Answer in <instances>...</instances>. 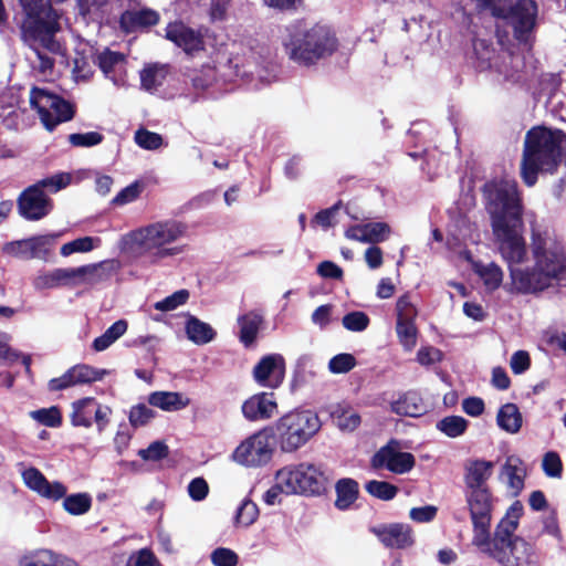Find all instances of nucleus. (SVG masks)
<instances>
[{
  "instance_id": "obj_19",
  "label": "nucleus",
  "mask_w": 566,
  "mask_h": 566,
  "mask_svg": "<svg viewBox=\"0 0 566 566\" xmlns=\"http://www.w3.org/2000/svg\"><path fill=\"white\" fill-rule=\"evenodd\" d=\"M108 374L107 369H98L90 365L78 364L67 369L62 376L52 378L48 384V388L51 391H60L77 385L102 380Z\"/></svg>"
},
{
  "instance_id": "obj_27",
  "label": "nucleus",
  "mask_w": 566,
  "mask_h": 566,
  "mask_svg": "<svg viewBox=\"0 0 566 566\" xmlns=\"http://www.w3.org/2000/svg\"><path fill=\"white\" fill-rule=\"evenodd\" d=\"M373 532L387 547L406 548L413 542L411 528L406 524L373 528Z\"/></svg>"
},
{
  "instance_id": "obj_9",
  "label": "nucleus",
  "mask_w": 566,
  "mask_h": 566,
  "mask_svg": "<svg viewBox=\"0 0 566 566\" xmlns=\"http://www.w3.org/2000/svg\"><path fill=\"white\" fill-rule=\"evenodd\" d=\"M473 53L476 69L494 70L505 81H518L523 67V59L518 54L509 52L496 53V49L490 40L476 38L473 41Z\"/></svg>"
},
{
  "instance_id": "obj_3",
  "label": "nucleus",
  "mask_w": 566,
  "mask_h": 566,
  "mask_svg": "<svg viewBox=\"0 0 566 566\" xmlns=\"http://www.w3.org/2000/svg\"><path fill=\"white\" fill-rule=\"evenodd\" d=\"M281 41L289 57L302 65H312L337 49V40L328 27L303 20L287 24Z\"/></svg>"
},
{
  "instance_id": "obj_10",
  "label": "nucleus",
  "mask_w": 566,
  "mask_h": 566,
  "mask_svg": "<svg viewBox=\"0 0 566 566\" xmlns=\"http://www.w3.org/2000/svg\"><path fill=\"white\" fill-rule=\"evenodd\" d=\"M276 473L285 494H319L325 486L326 476L314 464L286 465Z\"/></svg>"
},
{
  "instance_id": "obj_16",
  "label": "nucleus",
  "mask_w": 566,
  "mask_h": 566,
  "mask_svg": "<svg viewBox=\"0 0 566 566\" xmlns=\"http://www.w3.org/2000/svg\"><path fill=\"white\" fill-rule=\"evenodd\" d=\"M71 409L70 419L74 427L91 428L93 417L99 432L109 423L111 407L99 403L93 397H85L73 401Z\"/></svg>"
},
{
  "instance_id": "obj_45",
  "label": "nucleus",
  "mask_w": 566,
  "mask_h": 566,
  "mask_svg": "<svg viewBox=\"0 0 566 566\" xmlns=\"http://www.w3.org/2000/svg\"><path fill=\"white\" fill-rule=\"evenodd\" d=\"M467 263L471 265V269L483 281V283H502L503 272L497 264L493 262L483 264L474 261L473 259L472 262Z\"/></svg>"
},
{
  "instance_id": "obj_57",
  "label": "nucleus",
  "mask_w": 566,
  "mask_h": 566,
  "mask_svg": "<svg viewBox=\"0 0 566 566\" xmlns=\"http://www.w3.org/2000/svg\"><path fill=\"white\" fill-rule=\"evenodd\" d=\"M356 366V359L352 354L343 353L334 356L328 363V369L333 374H345Z\"/></svg>"
},
{
  "instance_id": "obj_11",
  "label": "nucleus",
  "mask_w": 566,
  "mask_h": 566,
  "mask_svg": "<svg viewBox=\"0 0 566 566\" xmlns=\"http://www.w3.org/2000/svg\"><path fill=\"white\" fill-rule=\"evenodd\" d=\"M30 105L36 111L48 130H52L56 125L72 119L74 115L72 104L43 87L31 90Z\"/></svg>"
},
{
  "instance_id": "obj_8",
  "label": "nucleus",
  "mask_w": 566,
  "mask_h": 566,
  "mask_svg": "<svg viewBox=\"0 0 566 566\" xmlns=\"http://www.w3.org/2000/svg\"><path fill=\"white\" fill-rule=\"evenodd\" d=\"M321 427L317 415L310 410H294L285 413L273 424V434L281 450L293 452L304 446Z\"/></svg>"
},
{
  "instance_id": "obj_1",
  "label": "nucleus",
  "mask_w": 566,
  "mask_h": 566,
  "mask_svg": "<svg viewBox=\"0 0 566 566\" xmlns=\"http://www.w3.org/2000/svg\"><path fill=\"white\" fill-rule=\"evenodd\" d=\"M492 231L503 258L509 262L513 283H531L520 268L527 258L523 238V205L514 179H494L483 188Z\"/></svg>"
},
{
  "instance_id": "obj_58",
  "label": "nucleus",
  "mask_w": 566,
  "mask_h": 566,
  "mask_svg": "<svg viewBox=\"0 0 566 566\" xmlns=\"http://www.w3.org/2000/svg\"><path fill=\"white\" fill-rule=\"evenodd\" d=\"M542 469L547 476L559 479L563 471L559 455L554 451L546 452L542 460Z\"/></svg>"
},
{
  "instance_id": "obj_62",
  "label": "nucleus",
  "mask_w": 566,
  "mask_h": 566,
  "mask_svg": "<svg viewBox=\"0 0 566 566\" xmlns=\"http://www.w3.org/2000/svg\"><path fill=\"white\" fill-rule=\"evenodd\" d=\"M155 417V412L146 405L134 406L129 411V422L134 427L145 426Z\"/></svg>"
},
{
  "instance_id": "obj_32",
  "label": "nucleus",
  "mask_w": 566,
  "mask_h": 566,
  "mask_svg": "<svg viewBox=\"0 0 566 566\" xmlns=\"http://www.w3.org/2000/svg\"><path fill=\"white\" fill-rule=\"evenodd\" d=\"M169 69L164 64H148L139 73L140 86L148 93H157L168 77Z\"/></svg>"
},
{
  "instance_id": "obj_25",
  "label": "nucleus",
  "mask_w": 566,
  "mask_h": 566,
  "mask_svg": "<svg viewBox=\"0 0 566 566\" xmlns=\"http://www.w3.org/2000/svg\"><path fill=\"white\" fill-rule=\"evenodd\" d=\"M97 63L104 75L113 82L115 86L126 84V57L124 54L105 50L97 55Z\"/></svg>"
},
{
  "instance_id": "obj_50",
  "label": "nucleus",
  "mask_w": 566,
  "mask_h": 566,
  "mask_svg": "<svg viewBox=\"0 0 566 566\" xmlns=\"http://www.w3.org/2000/svg\"><path fill=\"white\" fill-rule=\"evenodd\" d=\"M238 75L242 77H258L261 84L270 83L273 76L268 75V71L255 60L248 61L247 64L242 65V70L239 67V63L234 64Z\"/></svg>"
},
{
  "instance_id": "obj_15",
  "label": "nucleus",
  "mask_w": 566,
  "mask_h": 566,
  "mask_svg": "<svg viewBox=\"0 0 566 566\" xmlns=\"http://www.w3.org/2000/svg\"><path fill=\"white\" fill-rule=\"evenodd\" d=\"M480 6L490 7L495 17L507 19L514 28L515 36L520 40H526L528 32L535 25L537 6L534 0H520L515 6L509 9L500 7L501 0H478Z\"/></svg>"
},
{
  "instance_id": "obj_28",
  "label": "nucleus",
  "mask_w": 566,
  "mask_h": 566,
  "mask_svg": "<svg viewBox=\"0 0 566 566\" xmlns=\"http://www.w3.org/2000/svg\"><path fill=\"white\" fill-rule=\"evenodd\" d=\"M465 497L471 518H491L492 493L490 488L467 489Z\"/></svg>"
},
{
  "instance_id": "obj_35",
  "label": "nucleus",
  "mask_w": 566,
  "mask_h": 566,
  "mask_svg": "<svg viewBox=\"0 0 566 566\" xmlns=\"http://www.w3.org/2000/svg\"><path fill=\"white\" fill-rule=\"evenodd\" d=\"M185 331L190 342L196 345H205L212 342L217 335L216 331L206 322L200 321L195 316H189Z\"/></svg>"
},
{
  "instance_id": "obj_41",
  "label": "nucleus",
  "mask_w": 566,
  "mask_h": 566,
  "mask_svg": "<svg viewBox=\"0 0 566 566\" xmlns=\"http://www.w3.org/2000/svg\"><path fill=\"white\" fill-rule=\"evenodd\" d=\"M128 324L125 319H118L112 324L101 336L93 342L95 352H103L113 345L127 331Z\"/></svg>"
},
{
  "instance_id": "obj_33",
  "label": "nucleus",
  "mask_w": 566,
  "mask_h": 566,
  "mask_svg": "<svg viewBox=\"0 0 566 566\" xmlns=\"http://www.w3.org/2000/svg\"><path fill=\"white\" fill-rule=\"evenodd\" d=\"M159 15L150 9L126 11L120 17V27L126 32H132L140 27L154 25L158 22Z\"/></svg>"
},
{
  "instance_id": "obj_59",
  "label": "nucleus",
  "mask_w": 566,
  "mask_h": 566,
  "mask_svg": "<svg viewBox=\"0 0 566 566\" xmlns=\"http://www.w3.org/2000/svg\"><path fill=\"white\" fill-rule=\"evenodd\" d=\"M188 297L189 292L187 290H179L174 294L167 296L166 298L157 302L155 304V308L163 312L172 311L178 306L185 304Z\"/></svg>"
},
{
  "instance_id": "obj_44",
  "label": "nucleus",
  "mask_w": 566,
  "mask_h": 566,
  "mask_svg": "<svg viewBox=\"0 0 566 566\" xmlns=\"http://www.w3.org/2000/svg\"><path fill=\"white\" fill-rule=\"evenodd\" d=\"M469 426V421L461 416H447L439 420L436 428L449 438L462 436Z\"/></svg>"
},
{
  "instance_id": "obj_37",
  "label": "nucleus",
  "mask_w": 566,
  "mask_h": 566,
  "mask_svg": "<svg viewBox=\"0 0 566 566\" xmlns=\"http://www.w3.org/2000/svg\"><path fill=\"white\" fill-rule=\"evenodd\" d=\"M496 423L507 433H517L522 427V415L517 406L511 402L503 405L497 411Z\"/></svg>"
},
{
  "instance_id": "obj_55",
  "label": "nucleus",
  "mask_w": 566,
  "mask_h": 566,
  "mask_svg": "<svg viewBox=\"0 0 566 566\" xmlns=\"http://www.w3.org/2000/svg\"><path fill=\"white\" fill-rule=\"evenodd\" d=\"M23 41L32 49V51L38 60V67L40 69V71L42 73H46L48 71H50L53 67V60L51 56H49L48 54L42 52L41 48L48 50L49 52H56L59 50V43L55 41L56 49L51 50L50 48L44 45L41 41H35L34 43H29L24 39H23Z\"/></svg>"
},
{
  "instance_id": "obj_12",
  "label": "nucleus",
  "mask_w": 566,
  "mask_h": 566,
  "mask_svg": "<svg viewBox=\"0 0 566 566\" xmlns=\"http://www.w3.org/2000/svg\"><path fill=\"white\" fill-rule=\"evenodd\" d=\"M92 281H125L120 262L118 260H105L99 263L87 264L73 269H54L45 274L44 283H59L73 279Z\"/></svg>"
},
{
  "instance_id": "obj_47",
  "label": "nucleus",
  "mask_w": 566,
  "mask_h": 566,
  "mask_svg": "<svg viewBox=\"0 0 566 566\" xmlns=\"http://www.w3.org/2000/svg\"><path fill=\"white\" fill-rule=\"evenodd\" d=\"M190 78L195 88L206 90L217 81V72L213 65L206 64L201 69L193 70Z\"/></svg>"
},
{
  "instance_id": "obj_14",
  "label": "nucleus",
  "mask_w": 566,
  "mask_h": 566,
  "mask_svg": "<svg viewBox=\"0 0 566 566\" xmlns=\"http://www.w3.org/2000/svg\"><path fill=\"white\" fill-rule=\"evenodd\" d=\"M272 439V433L266 429L251 434L234 449L232 460L247 468L265 465L274 452Z\"/></svg>"
},
{
  "instance_id": "obj_63",
  "label": "nucleus",
  "mask_w": 566,
  "mask_h": 566,
  "mask_svg": "<svg viewBox=\"0 0 566 566\" xmlns=\"http://www.w3.org/2000/svg\"><path fill=\"white\" fill-rule=\"evenodd\" d=\"M238 555L230 548L219 547L211 554V560L216 566H237Z\"/></svg>"
},
{
  "instance_id": "obj_39",
  "label": "nucleus",
  "mask_w": 566,
  "mask_h": 566,
  "mask_svg": "<svg viewBox=\"0 0 566 566\" xmlns=\"http://www.w3.org/2000/svg\"><path fill=\"white\" fill-rule=\"evenodd\" d=\"M72 560L66 556L50 549H39L23 558L21 566H71Z\"/></svg>"
},
{
  "instance_id": "obj_49",
  "label": "nucleus",
  "mask_w": 566,
  "mask_h": 566,
  "mask_svg": "<svg viewBox=\"0 0 566 566\" xmlns=\"http://www.w3.org/2000/svg\"><path fill=\"white\" fill-rule=\"evenodd\" d=\"M135 143L143 149L157 150L164 145L161 135L146 128H139L134 135Z\"/></svg>"
},
{
  "instance_id": "obj_51",
  "label": "nucleus",
  "mask_w": 566,
  "mask_h": 566,
  "mask_svg": "<svg viewBox=\"0 0 566 566\" xmlns=\"http://www.w3.org/2000/svg\"><path fill=\"white\" fill-rule=\"evenodd\" d=\"M73 180V175L70 172H59L51 177L44 178L36 184L35 186H39V189L42 191L44 189H48L50 192H57L61 189H64L67 187Z\"/></svg>"
},
{
  "instance_id": "obj_7",
  "label": "nucleus",
  "mask_w": 566,
  "mask_h": 566,
  "mask_svg": "<svg viewBox=\"0 0 566 566\" xmlns=\"http://www.w3.org/2000/svg\"><path fill=\"white\" fill-rule=\"evenodd\" d=\"M24 484L39 496L57 502L63 500V509L71 515H83L92 506V497L87 493L66 495L67 488L60 481H49L36 468L30 467L21 472Z\"/></svg>"
},
{
  "instance_id": "obj_23",
  "label": "nucleus",
  "mask_w": 566,
  "mask_h": 566,
  "mask_svg": "<svg viewBox=\"0 0 566 566\" xmlns=\"http://www.w3.org/2000/svg\"><path fill=\"white\" fill-rule=\"evenodd\" d=\"M347 239L363 243L377 244L388 240L391 235V228L386 222H366L349 227L345 231Z\"/></svg>"
},
{
  "instance_id": "obj_42",
  "label": "nucleus",
  "mask_w": 566,
  "mask_h": 566,
  "mask_svg": "<svg viewBox=\"0 0 566 566\" xmlns=\"http://www.w3.org/2000/svg\"><path fill=\"white\" fill-rule=\"evenodd\" d=\"M101 245V239L97 237H82L73 241L64 243L60 253L62 256L67 258L74 253H87Z\"/></svg>"
},
{
  "instance_id": "obj_53",
  "label": "nucleus",
  "mask_w": 566,
  "mask_h": 566,
  "mask_svg": "<svg viewBox=\"0 0 566 566\" xmlns=\"http://www.w3.org/2000/svg\"><path fill=\"white\" fill-rule=\"evenodd\" d=\"M490 522L491 518H472L474 535L472 543L481 551L491 542L490 538Z\"/></svg>"
},
{
  "instance_id": "obj_34",
  "label": "nucleus",
  "mask_w": 566,
  "mask_h": 566,
  "mask_svg": "<svg viewBox=\"0 0 566 566\" xmlns=\"http://www.w3.org/2000/svg\"><path fill=\"white\" fill-rule=\"evenodd\" d=\"M524 512L523 504L520 501H515L507 510L505 516L500 521L495 534L497 541L507 542L511 541V536L518 526L520 518Z\"/></svg>"
},
{
  "instance_id": "obj_6",
  "label": "nucleus",
  "mask_w": 566,
  "mask_h": 566,
  "mask_svg": "<svg viewBox=\"0 0 566 566\" xmlns=\"http://www.w3.org/2000/svg\"><path fill=\"white\" fill-rule=\"evenodd\" d=\"M63 2L64 0H55ZM21 10L17 13V22L22 39L29 43L41 41L51 50L56 49L54 35L60 31V13L51 6L50 0H19Z\"/></svg>"
},
{
  "instance_id": "obj_36",
  "label": "nucleus",
  "mask_w": 566,
  "mask_h": 566,
  "mask_svg": "<svg viewBox=\"0 0 566 566\" xmlns=\"http://www.w3.org/2000/svg\"><path fill=\"white\" fill-rule=\"evenodd\" d=\"M518 546H523L525 552L531 551L530 545L522 538L516 537L514 541L501 542L497 541V536L494 534V538L491 539L490 544L482 552L489 554L501 564H507L510 558L505 549L511 547V552L515 553Z\"/></svg>"
},
{
  "instance_id": "obj_54",
  "label": "nucleus",
  "mask_w": 566,
  "mask_h": 566,
  "mask_svg": "<svg viewBox=\"0 0 566 566\" xmlns=\"http://www.w3.org/2000/svg\"><path fill=\"white\" fill-rule=\"evenodd\" d=\"M143 188L144 187H143L142 182L135 181V182L128 185L127 187H125L124 189H122L112 199V203L114 206H118V207L132 203V202L136 201L139 198L142 191H143Z\"/></svg>"
},
{
  "instance_id": "obj_24",
  "label": "nucleus",
  "mask_w": 566,
  "mask_h": 566,
  "mask_svg": "<svg viewBox=\"0 0 566 566\" xmlns=\"http://www.w3.org/2000/svg\"><path fill=\"white\" fill-rule=\"evenodd\" d=\"M494 462L484 459H468L463 464V481L467 489L489 488Z\"/></svg>"
},
{
  "instance_id": "obj_52",
  "label": "nucleus",
  "mask_w": 566,
  "mask_h": 566,
  "mask_svg": "<svg viewBox=\"0 0 566 566\" xmlns=\"http://www.w3.org/2000/svg\"><path fill=\"white\" fill-rule=\"evenodd\" d=\"M259 516L256 504L248 499L243 500L237 510L235 523L241 526L252 525Z\"/></svg>"
},
{
  "instance_id": "obj_21",
  "label": "nucleus",
  "mask_w": 566,
  "mask_h": 566,
  "mask_svg": "<svg viewBox=\"0 0 566 566\" xmlns=\"http://www.w3.org/2000/svg\"><path fill=\"white\" fill-rule=\"evenodd\" d=\"M285 375L284 358L279 354L266 355L254 366V380L263 387L277 388Z\"/></svg>"
},
{
  "instance_id": "obj_64",
  "label": "nucleus",
  "mask_w": 566,
  "mask_h": 566,
  "mask_svg": "<svg viewBox=\"0 0 566 566\" xmlns=\"http://www.w3.org/2000/svg\"><path fill=\"white\" fill-rule=\"evenodd\" d=\"M416 359L421 366L428 367L441 361L442 353L436 347L426 346L418 350Z\"/></svg>"
},
{
  "instance_id": "obj_30",
  "label": "nucleus",
  "mask_w": 566,
  "mask_h": 566,
  "mask_svg": "<svg viewBox=\"0 0 566 566\" xmlns=\"http://www.w3.org/2000/svg\"><path fill=\"white\" fill-rule=\"evenodd\" d=\"M501 475L513 496H517L524 488L525 470L518 458L510 457L502 467Z\"/></svg>"
},
{
  "instance_id": "obj_43",
  "label": "nucleus",
  "mask_w": 566,
  "mask_h": 566,
  "mask_svg": "<svg viewBox=\"0 0 566 566\" xmlns=\"http://www.w3.org/2000/svg\"><path fill=\"white\" fill-rule=\"evenodd\" d=\"M10 336L6 333L0 332V366L11 365L20 357H22V364L25 367L27 374H31V356L20 355L19 353L9 348Z\"/></svg>"
},
{
  "instance_id": "obj_5",
  "label": "nucleus",
  "mask_w": 566,
  "mask_h": 566,
  "mask_svg": "<svg viewBox=\"0 0 566 566\" xmlns=\"http://www.w3.org/2000/svg\"><path fill=\"white\" fill-rule=\"evenodd\" d=\"M531 249L534 269L531 282L538 279L566 280V253L555 230L544 223H533L531 229Z\"/></svg>"
},
{
  "instance_id": "obj_17",
  "label": "nucleus",
  "mask_w": 566,
  "mask_h": 566,
  "mask_svg": "<svg viewBox=\"0 0 566 566\" xmlns=\"http://www.w3.org/2000/svg\"><path fill=\"white\" fill-rule=\"evenodd\" d=\"M57 238L59 234H44L8 242L2 247V252L21 260L45 259Z\"/></svg>"
},
{
  "instance_id": "obj_61",
  "label": "nucleus",
  "mask_w": 566,
  "mask_h": 566,
  "mask_svg": "<svg viewBox=\"0 0 566 566\" xmlns=\"http://www.w3.org/2000/svg\"><path fill=\"white\" fill-rule=\"evenodd\" d=\"M103 136L97 132L77 133L69 136V142L75 147H92L102 143Z\"/></svg>"
},
{
  "instance_id": "obj_46",
  "label": "nucleus",
  "mask_w": 566,
  "mask_h": 566,
  "mask_svg": "<svg viewBox=\"0 0 566 566\" xmlns=\"http://www.w3.org/2000/svg\"><path fill=\"white\" fill-rule=\"evenodd\" d=\"M396 331L405 350H412L417 344V328L413 319H397Z\"/></svg>"
},
{
  "instance_id": "obj_29",
  "label": "nucleus",
  "mask_w": 566,
  "mask_h": 566,
  "mask_svg": "<svg viewBox=\"0 0 566 566\" xmlns=\"http://www.w3.org/2000/svg\"><path fill=\"white\" fill-rule=\"evenodd\" d=\"M148 403L164 411L174 412L188 407L190 399L177 391H154L148 396Z\"/></svg>"
},
{
  "instance_id": "obj_31",
  "label": "nucleus",
  "mask_w": 566,
  "mask_h": 566,
  "mask_svg": "<svg viewBox=\"0 0 566 566\" xmlns=\"http://www.w3.org/2000/svg\"><path fill=\"white\" fill-rule=\"evenodd\" d=\"M391 411L406 417H419L426 412V405L416 391H408L390 405Z\"/></svg>"
},
{
  "instance_id": "obj_20",
  "label": "nucleus",
  "mask_w": 566,
  "mask_h": 566,
  "mask_svg": "<svg viewBox=\"0 0 566 566\" xmlns=\"http://www.w3.org/2000/svg\"><path fill=\"white\" fill-rule=\"evenodd\" d=\"M18 207L20 214L28 220H40L49 214L52 209L51 200L39 186H30L19 197Z\"/></svg>"
},
{
  "instance_id": "obj_40",
  "label": "nucleus",
  "mask_w": 566,
  "mask_h": 566,
  "mask_svg": "<svg viewBox=\"0 0 566 566\" xmlns=\"http://www.w3.org/2000/svg\"><path fill=\"white\" fill-rule=\"evenodd\" d=\"M358 495V483L352 479H342L336 484L335 506L339 510L349 509Z\"/></svg>"
},
{
  "instance_id": "obj_2",
  "label": "nucleus",
  "mask_w": 566,
  "mask_h": 566,
  "mask_svg": "<svg viewBox=\"0 0 566 566\" xmlns=\"http://www.w3.org/2000/svg\"><path fill=\"white\" fill-rule=\"evenodd\" d=\"M566 135L559 129L536 126L526 133L521 161V177L533 187L539 172L553 174L563 159Z\"/></svg>"
},
{
  "instance_id": "obj_26",
  "label": "nucleus",
  "mask_w": 566,
  "mask_h": 566,
  "mask_svg": "<svg viewBox=\"0 0 566 566\" xmlns=\"http://www.w3.org/2000/svg\"><path fill=\"white\" fill-rule=\"evenodd\" d=\"M277 405L272 394H256L242 405V413L250 421L268 420L276 413Z\"/></svg>"
},
{
  "instance_id": "obj_48",
  "label": "nucleus",
  "mask_w": 566,
  "mask_h": 566,
  "mask_svg": "<svg viewBox=\"0 0 566 566\" xmlns=\"http://www.w3.org/2000/svg\"><path fill=\"white\" fill-rule=\"evenodd\" d=\"M365 489L370 495L382 501L392 500L398 492V488L395 486L394 484H390L389 482L386 481L377 480H371L367 482Z\"/></svg>"
},
{
  "instance_id": "obj_13",
  "label": "nucleus",
  "mask_w": 566,
  "mask_h": 566,
  "mask_svg": "<svg viewBox=\"0 0 566 566\" xmlns=\"http://www.w3.org/2000/svg\"><path fill=\"white\" fill-rule=\"evenodd\" d=\"M481 234L476 224L467 214L452 218L448 226L447 249L450 258L457 261L472 262L470 244H478Z\"/></svg>"
},
{
  "instance_id": "obj_22",
  "label": "nucleus",
  "mask_w": 566,
  "mask_h": 566,
  "mask_svg": "<svg viewBox=\"0 0 566 566\" xmlns=\"http://www.w3.org/2000/svg\"><path fill=\"white\" fill-rule=\"evenodd\" d=\"M165 38L187 54H193L205 48L201 33L182 22L169 23L165 30Z\"/></svg>"
},
{
  "instance_id": "obj_56",
  "label": "nucleus",
  "mask_w": 566,
  "mask_h": 566,
  "mask_svg": "<svg viewBox=\"0 0 566 566\" xmlns=\"http://www.w3.org/2000/svg\"><path fill=\"white\" fill-rule=\"evenodd\" d=\"M31 417L48 427H59L62 423L61 411L57 407L43 408L31 412Z\"/></svg>"
},
{
  "instance_id": "obj_60",
  "label": "nucleus",
  "mask_w": 566,
  "mask_h": 566,
  "mask_svg": "<svg viewBox=\"0 0 566 566\" xmlns=\"http://www.w3.org/2000/svg\"><path fill=\"white\" fill-rule=\"evenodd\" d=\"M368 324H369V318L363 312H352L343 317L344 327L352 332L365 331L367 328Z\"/></svg>"
},
{
  "instance_id": "obj_38",
  "label": "nucleus",
  "mask_w": 566,
  "mask_h": 566,
  "mask_svg": "<svg viewBox=\"0 0 566 566\" xmlns=\"http://www.w3.org/2000/svg\"><path fill=\"white\" fill-rule=\"evenodd\" d=\"M261 324L262 316L255 312H250L238 317L239 337L245 346H250L254 343Z\"/></svg>"
},
{
  "instance_id": "obj_18",
  "label": "nucleus",
  "mask_w": 566,
  "mask_h": 566,
  "mask_svg": "<svg viewBox=\"0 0 566 566\" xmlns=\"http://www.w3.org/2000/svg\"><path fill=\"white\" fill-rule=\"evenodd\" d=\"M415 457L401 451L399 443L395 440L380 448L371 458L373 468L386 469L395 474L409 472L415 467Z\"/></svg>"
},
{
  "instance_id": "obj_4",
  "label": "nucleus",
  "mask_w": 566,
  "mask_h": 566,
  "mask_svg": "<svg viewBox=\"0 0 566 566\" xmlns=\"http://www.w3.org/2000/svg\"><path fill=\"white\" fill-rule=\"evenodd\" d=\"M187 227L172 219L156 221L128 232L120 239V250L128 254H151L164 259L185 251L174 245L186 234Z\"/></svg>"
}]
</instances>
